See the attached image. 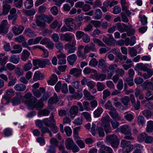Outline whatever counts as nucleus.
<instances>
[{
  "mask_svg": "<svg viewBox=\"0 0 153 153\" xmlns=\"http://www.w3.org/2000/svg\"><path fill=\"white\" fill-rule=\"evenodd\" d=\"M111 118L108 115L102 117L101 119V121L102 123V126L103 127L106 133L110 132L112 130L110 123V122H111Z\"/></svg>",
  "mask_w": 153,
  "mask_h": 153,
  "instance_id": "1",
  "label": "nucleus"
},
{
  "mask_svg": "<svg viewBox=\"0 0 153 153\" xmlns=\"http://www.w3.org/2000/svg\"><path fill=\"white\" fill-rule=\"evenodd\" d=\"M121 132L124 134L125 136L124 138L128 140H132L134 138L131 136V129L130 126L127 125H125L120 127Z\"/></svg>",
  "mask_w": 153,
  "mask_h": 153,
  "instance_id": "2",
  "label": "nucleus"
},
{
  "mask_svg": "<svg viewBox=\"0 0 153 153\" xmlns=\"http://www.w3.org/2000/svg\"><path fill=\"white\" fill-rule=\"evenodd\" d=\"M37 100L36 98L33 97L32 99L27 101L28 105L30 107L36 108L37 109H40L43 108L44 106L43 102L39 100L37 102Z\"/></svg>",
  "mask_w": 153,
  "mask_h": 153,
  "instance_id": "3",
  "label": "nucleus"
},
{
  "mask_svg": "<svg viewBox=\"0 0 153 153\" xmlns=\"http://www.w3.org/2000/svg\"><path fill=\"white\" fill-rule=\"evenodd\" d=\"M120 49L122 53L125 55H123L122 54L118 51L116 48L113 49L112 52L114 53H115L117 55L119 59L121 60H123L125 61L127 58V49L125 47H122L120 48Z\"/></svg>",
  "mask_w": 153,
  "mask_h": 153,
  "instance_id": "4",
  "label": "nucleus"
},
{
  "mask_svg": "<svg viewBox=\"0 0 153 153\" xmlns=\"http://www.w3.org/2000/svg\"><path fill=\"white\" fill-rule=\"evenodd\" d=\"M121 145L123 147V153H128L133 148V145L131 144L130 141H128L125 140L121 141Z\"/></svg>",
  "mask_w": 153,
  "mask_h": 153,
  "instance_id": "5",
  "label": "nucleus"
},
{
  "mask_svg": "<svg viewBox=\"0 0 153 153\" xmlns=\"http://www.w3.org/2000/svg\"><path fill=\"white\" fill-rule=\"evenodd\" d=\"M106 140L110 143L112 147L117 148L119 143L117 137L114 134L108 136L106 138Z\"/></svg>",
  "mask_w": 153,
  "mask_h": 153,
  "instance_id": "6",
  "label": "nucleus"
},
{
  "mask_svg": "<svg viewBox=\"0 0 153 153\" xmlns=\"http://www.w3.org/2000/svg\"><path fill=\"white\" fill-rule=\"evenodd\" d=\"M64 21L65 24L72 31L76 30V26L75 20L71 18L65 19Z\"/></svg>",
  "mask_w": 153,
  "mask_h": 153,
  "instance_id": "7",
  "label": "nucleus"
},
{
  "mask_svg": "<svg viewBox=\"0 0 153 153\" xmlns=\"http://www.w3.org/2000/svg\"><path fill=\"white\" fill-rule=\"evenodd\" d=\"M50 120H49L48 118H45L43 119L42 121L44 125L48 127H50L52 125L55 124V122L54 119L53 113L52 112L51 114V116L50 117Z\"/></svg>",
  "mask_w": 153,
  "mask_h": 153,
  "instance_id": "8",
  "label": "nucleus"
},
{
  "mask_svg": "<svg viewBox=\"0 0 153 153\" xmlns=\"http://www.w3.org/2000/svg\"><path fill=\"white\" fill-rule=\"evenodd\" d=\"M9 27L7 21L6 20H3L0 25V33L6 34L8 32Z\"/></svg>",
  "mask_w": 153,
  "mask_h": 153,
  "instance_id": "9",
  "label": "nucleus"
},
{
  "mask_svg": "<svg viewBox=\"0 0 153 153\" xmlns=\"http://www.w3.org/2000/svg\"><path fill=\"white\" fill-rule=\"evenodd\" d=\"M16 96L13 97L11 101L13 105L19 104L23 98V96L21 93H16Z\"/></svg>",
  "mask_w": 153,
  "mask_h": 153,
  "instance_id": "10",
  "label": "nucleus"
},
{
  "mask_svg": "<svg viewBox=\"0 0 153 153\" xmlns=\"http://www.w3.org/2000/svg\"><path fill=\"white\" fill-rule=\"evenodd\" d=\"M108 35L109 37L104 36L102 41L108 46H110L112 45L114 40L111 35L108 34Z\"/></svg>",
  "mask_w": 153,
  "mask_h": 153,
  "instance_id": "11",
  "label": "nucleus"
},
{
  "mask_svg": "<svg viewBox=\"0 0 153 153\" xmlns=\"http://www.w3.org/2000/svg\"><path fill=\"white\" fill-rule=\"evenodd\" d=\"M78 112V108L76 105L72 106L69 110L70 116L71 118H74Z\"/></svg>",
  "mask_w": 153,
  "mask_h": 153,
  "instance_id": "12",
  "label": "nucleus"
},
{
  "mask_svg": "<svg viewBox=\"0 0 153 153\" xmlns=\"http://www.w3.org/2000/svg\"><path fill=\"white\" fill-rule=\"evenodd\" d=\"M84 49L85 54L89 53L91 51L95 52L96 50L95 45L92 43L87 45Z\"/></svg>",
  "mask_w": 153,
  "mask_h": 153,
  "instance_id": "13",
  "label": "nucleus"
},
{
  "mask_svg": "<svg viewBox=\"0 0 153 153\" xmlns=\"http://www.w3.org/2000/svg\"><path fill=\"white\" fill-rule=\"evenodd\" d=\"M40 91L36 89L32 90V92L33 95L37 98H39L41 96L42 93L44 94L45 92V89L43 87H40L39 88Z\"/></svg>",
  "mask_w": 153,
  "mask_h": 153,
  "instance_id": "14",
  "label": "nucleus"
},
{
  "mask_svg": "<svg viewBox=\"0 0 153 153\" xmlns=\"http://www.w3.org/2000/svg\"><path fill=\"white\" fill-rule=\"evenodd\" d=\"M81 72L82 70L81 69L74 68L70 70L69 74L71 75H73L76 77H78L81 75Z\"/></svg>",
  "mask_w": 153,
  "mask_h": 153,
  "instance_id": "15",
  "label": "nucleus"
},
{
  "mask_svg": "<svg viewBox=\"0 0 153 153\" xmlns=\"http://www.w3.org/2000/svg\"><path fill=\"white\" fill-rule=\"evenodd\" d=\"M38 18L40 20H43L45 22L50 24L53 20V18L51 16H48L45 15L39 16Z\"/></svg>",
  "mask_w": 153,
  "mask_h": 153,
  "instance_id": "16",
  "label": "nucleus"
},
{
  "mask_svg": "<svg viewBox=\"0 0 153 153\" xmlns=\"http://www.w3.org/2000/svg\"><path fill=\"white\" fill-rule=\"evenodd\" d=\"M77 59V56L75 54H72L68 56L67 60L68 63L70 65H73Z\"/></svg>",
  "mask_w": 153,
  "mask_h": 153,
  "instance_id": "17",
  "label": "nucleus"
},
{
  "mask_svg": "<svg viewBox=\"0 0 153 153\" xmlns=\"http://www.w3.org/2000/svg\"><path fill=\"white\" fill-rule=\"evenodd\" d=\"M84 48V46L82 45H79L78 47V50L76 52V54L77 56L79 57H82L83 59H85L86 58V55H85V53L84 52H84L82 53V49Z\"/></svg>",
  "mask_w": 153,
  "mask_h": 153,
  "instance_id": "18",
  "label": "nucleus"
},
{
  "mask_svg": "<svg viewBox=\"0 0 153 153\" xmlns=\"http://www.w3.org/2000/svg\"><path fill=\"white\" fill-rule=\"evenodd\" d=\"M24 28L22 26H19L18 27L14 26L13 27V33L16 35L21 33L24 30Z\"/></svg>",
  "mask_w": 153,
  "mask_h": 153,
  "instance_id": "19",
  "label": "nucleus"
},
{
  "mask_svg": "<svg viewBox=\"0 0 153 153\" xmlns=\"http://www.w3.org/2000/svg\"><path fill=\"white\" fill-rule=\"evenodd\" d=\"M65 145L68 150L71 149L75 145V143L70 138H68L65 141Z\"/></svg>",
  "mask_w": 153,
  "mask_h": 153,
  "instance_id": "20",
  "label": "nucleus"
},
{
  "mask_svg": "<svg viewBox=\"0 0 153 153\" xmlns=\"http://www.w3.org/2000/svg\"><path fill=\"white\" fill-rule=\"evenodd\" d=\"M109 114L113 118L118 120L120 119V117L119 116L118 113L117 112L116 109L115 108L111 110L109 112Z\"/></svg>",
  "mask_w": 153,
  "mask_h": 153,
  "instance_id": "21",
  "label": "nucleus"
},
{
  "mask_svg": "<svg viewBox=\"0 0 153 153\" xmlns=\"http://www.w3.org/2000/svg\"><path fill=\"white\" fill-rule=\"evenodd\" d=\"M85 99L86 100H92L94 99L95 97L91 95L90 93L86 89L83 91Z\"/></svg>",
  "mask_w": 153,
  "mask_h": 153,
  "instance_id": "22",
  "label": "nucleus"
},
{
  "mask_svg": "<svg viewBox=\"0 0 153 153\" xmlns=\"http://www.w3.org/2000/svg\"><path fill=\"white\" fill-rule=\"evenodd\" d=\"M100 153H112V150L111 148L104 145L101 146Z\"/></svg>",
  "mask_w": 153,
  "mask_h": 153,
  "instance_id": "23",
  "label": "nucleus"
},
{
  "mask_svg": "<svg viewBox=\"0 0 153 153\" xmlns=\"http://www.w3.org/2000/svg\"><path fill=\"white\" fill-rule=\"evenodd\" d=\"M64 48L66 50H68L67 52L69 53H74L76 49V47H72L70 43H68L65 45Z\"/></svg>",
  "mask_w": 153,
  "mask_h": 153,
  "instance_id": "24",
  "label": "nucleus"
},
{
  "mask_svg": "<svg viewBox=\"0 0 153 153\" xmlns=\"http://www.w3.org/2000/svg\"><path fill=\"white\" fill-rule=\"evenodd\" d=\"M60 37L61 40L65 41L66 42L71 41L72 39V36L67 33L62 34Z\"/></svg>",
  "mask_w": 153,
  "mask_h": 153,
  "instance_id": "25",
  "label": "nucleus"
},
{
  "mask_svg": "<svg viewBox=\"0 0 153 153\" xmlns=\"http://www.w3.org/2000/svg\"><path fill=\"white\" fill-rule=\"evenodd\" d=\"M20 59V57L18 55H13L10 57L9 61L14 64H17L19 62Z\"/></svg>",
  "mask_w": 153,
  "mask_h": 153,
  "instance_id": "26",
  "label": "nucleus"
},
{
  "mask_svg": "<svg viewBox=\"0 0 153 153\" xmlns=\"http://www.w3.org/2000/svg\"><path fill=\"white\" fill-rule=\"evenodd\" d=\"M94 74L95 79L97 81L100 80L101 81H103L105 80L107 77L106 74H98L97 72Z\"/></svg>",
  "mask_w": 153,
  "mask_h": 153,
  "instance_id": "27",
  "label": "nucleus"
},
{
  "mask_svg": "<svg viewBox=\"0 0 153 153\" xmlns=\"http://www.w3.org/2000/svg\"><path fill=\"white\" fill-rule=\"evenodd\" d=\"M50 63V60L48 59H44L42 60H40L39 67L41 68H44L45 67L46 65H49Z\"/></svg>",
  "mask_w": 153,
  "mask_h": 153,
  "instance_id": "28",
  "label": "nucleus"
},
{
  "mask_svg": "<svg viewBox=\"0 0 153 153\" xmlns=\"http://www.w3.org/2000/svg\"><path fill=\"white\" fill-rule=\"evenodd\" d=\"M14 88L15 90L19 91H23L26 88L25 85L21 84H18L16 85Z\"/></svg>",
  "mask_w": 153,
  "mask_h": 153,
  "instance_id": "29",
  "label": "nucleus"
},
{
  "mask_svg": "<svg viewBox=\"0 0 153 153\" xmlns=\"http://www.w3.org/2000/svg\"><path fill=\"white\" fill-rule=\"evenodd\" d=\"M147 66L142 63L137 64L135 66L134 69L137 71L142 70L144 71L146 70Z\"/></svg>",
  "mask_w": 153,
  "mask_h": 153,
  "instance_id": "30",
  "label": "nucleus"
},
{
  "mask_svg": "<svg viewBox=\"0 0 153 153\" xmlns=\"http://www.w3.org/2000/svg\"><path fill=\"white\" fill-rule=\"evenodd\" d=\"M14 50L10 52L12 53H20L22 50V46L20 45H15L13 46Z\"/></svg>",
  "mask_w": 153,
  "mask_h": 153,
  "instance_id": "31",
  "label": "nucleus"
},
{
  "mask_svg": "<svg viewBox=\"0 0 153 153\" xmlns=\"http://www.w3.org/2000/svg\"><path fill=\"white\" fill-rule=\"evenodd\" d=\"M57 76L54 74H53L50 80L48 81V83L49 85H54L57 81Z\"/></svg>",
  "mask_w": 153,
  "mask_h": 153,
  "instance_id": "32",
  "label": "nucleus"
},
{
  "mask_svg": "<svg viewBox=\"0 0 153 153\" xmlns=\"http://www.w3.org/2000/svg\"><path fill=\"white\" fill-rule=\"evenodd\" d=\"M43 79V76L39 71L36 72L34 74L33 79L34 81L42 80Z\"/></svg>",
  "mask_w": 153,
  "mask_h": 153,
  "instance_id": "33",
  "label": "nucleus"
},
{
  "mask_svg": "<svg viewBox=\"0 0 153 153\" xmlns=\"http://www.w3.org/2000/svg\"><path fill=\"white\" fill-rule=\"evenodd\" d=\"M25 32L26 35L30 37H34L36 36L35 32L30 28L25 30Z\"/></svg>",
  "mask_w": 153,
  "mask_h": 153,
  "instance_id": "34",
  "label": "nucleus"
},
{
  "mask_svg": "<svg viewBox=\"0 0 153 153\" xmlns=\"http://www.w3.org/2000/svg\"><path fill=\"white\" fill-rule=\"evenodd\" d=\"M30 55V53L27 51L25 50L22 52L21 56V59L24 61H26Z\"/></svg>",
  "mask_w": 153,
  "mask_h": 153,
  "instance_id": "35",
  "label": "nucleus"
},
{
  "mask_svg": "<svg viewBox=\"0 0 153 153\" xmlns=\"http://www.w3.org/2000/svg\"><path fill=\"white\" fill-rule=\"evenodd\" d=\"M22 11L23 13L28 16L33 15H34L36 13L35 10L33 9L29 10L23 9Z\"/></svg>",
  "mask_w": 153,
  "mask_h": 153,
  "instance_id": "36",
  "label": "nucleus"
},
{
  "mask_svg": "<svg viewBox=\"0 0 153 153\" xmlns=\"http://www.w3.org/2000/svg\"><path fill=\"white\" fill-rule=\"evenodd\" d=\"M137 122L139 125L143 126L146 123L144 117L142 115H139L137 117Z\"/></svg>",
  "mask_w": 153,
  "mask_h": 153,
  "instance_id": "37",
  "label": "nucleus"
},
{
  "mask_svg": "<svg viewBox=\"0 0 153 153\" xmlns=\"http://www.w3.org/2000/svg\"><path fill=\"white\" fill-rule=\"evenodd\" d=\"M144 89H152L153 88V83L146 80L144 82Z\"/></svg>",
  "mask_w": 153,
  "mask_h": 153,
  "instance_id": "38",
  "label": "nucleus"
},
{
  "mask_svg": "<svg viewBox=\"0 0 153 153\" xmlns=\"http://www.w3.org/2000/svg\"><path fill=\"white\" fill-rule=\"evenodd\" d=\"M147 134L145 133L140 134L137 136V138L138 141L140 142L144 141Z\"/></svg>",
  "mask_w": 153,
  "mask_h": 153,
  "instance_id": "39",
  "label": "nucleus"
},
{
  "mask_svg": "<svg viewBox=\"0 0 153 153\" xmlns=\"http://www.w3.org/2000/svg\"><path fill=\"white\" fill-rule=\"evenodd\" d=\"M146 131L148 132H152L153 131V121L151 120L147 122Z\"/></svg>",
  "mask_w": 153,
  "mask_h": 153,
  "instance_id": "40",
  "label": "nucleus"
},
{
  "mask_svg": "<svg viewBox=\"0 0 153 153\" xmlns=\"http://www.w3.org/2000/svg\"><path fill=\"white\" fill-rule=\"evenodd\" d=\"M13 94V90L11 89H9L6 91V94L4 96V98L7 101V103L9 102L10 100V97L9 96Z\"/></svg>",
  "mask_w": 153,
  "mask_h": 153,
  "instance_id": "41",
  "label": "nucleus"
},
{
  "mask_svg": "<svg viewBox=\"0 0 153 153\" xmlns=\"http://www.w3.org/2000/svg\"><path fill=\"white\" fill-rule=\"evenodd\" d=\"M10 9V6L8 4H5L3 6V12L2 13V15H6L7 14L9 11Z\"/></svg>",
  "mask_w": 153,
  "mask_h": 153,
  "instance_id": "42",
  "label": "nucleus"
},
{
  "mask_svg": "<svg viewBox=\"0 0 153 153\" xmlns=\"http://www.w3.org/2000/svg\"><path fill=\"white\" fill-rule=\"evenodd\" d=\"M32 65L30 60H28L27 63L25 64L23 67V70L25 71H27L31 69Z\"/></svg>",
  "mask_w": 153,
  "mask_h": 153,
  "instance_id": "43",
  "label": "nucleus"
},
{
  "mask_svg": "<svg viewBox=\"0 0 153 153\" xmlns=\"http://www.w3.org/2000/svg\"><path fill=\"white\" fill-rule=\"evenodd\" d=\"M103 111V109L101 108H98L94 112V116L95 117H98L100 116Z\"/></svg>",
  "mask_w": 153,
  "mask_h": 153,
  "instance_id": "44",
  "label": "nucleus"
},
{
  "mask_svg": "<svg viewBox=\"0 0 153 153\" xmlns=\"http://www.w3.org/2000/svg\"><path fill=\"white\" fill-rule=\"evenodd\" d=\"M33 5V0H27L24 3L25 7L26 9H30L32 7Z\"/></svg>",
  "mask_w": 153,
  "mask_h": 153,
  "instance_id": "45",
  "label": "nucleus"
},
{
  "mask_svg": "<svg viewBox=\"0 0 153 153\" xmlns=\"http://www.w3.org/2000/svg\"><path fill=\"white\" fill-rule=\"evenodd\" d=\"M41 128V132L42 133V134L41 135L42 136H44L43 134L44 133H48L49 134V135L51 137H52V134L51 133V132L48 128H47L45 126H44V127L42 126Z\"/></svg>",
  "mask_w": 153,
  "mask_h": 153,
  "instance_id": "46",
  "label": "nucleus"
},
{
  "mask_svg": "<svg viewBox=\"0 0 153 153\" xmlns=\"http://www.w3.org/2000/svg\"><path fill=\"white\" fill-rule=\"evenodd\" d=\"M102 13L100 9H97L96 10L94 16L96 19H100L102 17Z\"/></svg>",
  "mask_w": 153,
  "mask_h": 153,
  "instance_id": "47",
  "label": "nucleus"
},
{
  "mask_svg": "<svg viewBox=\"0 0 153 153\" xmlns=\"http://www.w3.org/2000/svg\"><path fill=\"white\" fill-rule=\"evenodd\" d=\"M128 51L129 54L131 57L135 56L137 54V51L134 47L129 48Z\"/></svg>",
  "mask_w": 153,
  "mask_h": 153,
  "instance_id": "48",
  "label": "nucleus"
},
{
  "mask_svg": "<svg viewBox=\"0 0 153 153\" xmlns=\"http://www.w3.org/2000/svg\"><path fill=\"white\" fill-rule=\"evenodd\" d=\"M59 101V99L56 93H55L53 97L51 98L49 102L51 103H56Z\"/></svg>",
  "mask_w": 153,
  "mask_h": 153,
  "instance_id": "49",
  "label": "nucleus"
},
{
  "mask_svg": "<svg viewBox=\"0 0 153 153\" xmlns=\"http://www.w3.org/2000/svg\"><path fill=\"white\" fill-rule=\"evenodd\" d=\"M106 63L105 60L102 59L99 60L98 67L101 68H106Z\"/></svg>",
  "mask_w": 153,
  "mask_h": 153,
  "instance_id": "50",
  "label": "nucleus"
},
{
  "mask_svg": "<svg viewBox=\"0 0 153 153\" xmlns=\"http://www.w3.org/2000/svg\"><path fill=\"white\" fill-rule=\"evenodd\" d=\"M23 70L19 67H17L14 70V71L16 75L19 76H20L24 75V72Z\"/></svg>",
  "mask_w": 153,
  "mask_h": 153,
  "instance_id": "51",
  "label": "nucleus"
},
{
  "mask_svg": "<svg viewBox=\"0 0 153 153\" xmlns=\"http://www.w3.org/2000/svg\"><path fill=\"white\" fill-rule=\"evenodd\" d=\"M105 85L102 82H98L97 84V87L98 91H102L105 88Z\"/></svg>",
  "mask_w": 153,
  "mask_h": 153,
  "instance_id": "52",
  "label": "nucleus"
},
{
  "mask_svg": "<svg viewBox=\"0 0 153 153\" xmlns=\"http://www.w3.org/2000/svg\"><path fill=\"white\" fill-rule=\"evenodd\" d=\"M121 101L124 105L127 106L128 105V103L130 101V98L128 96H125L121 98Z\"/></svg>",
  "mask_w": 153,
  "mask_h": 153,
  "instance_id": "53",
  "label": "nucleus"
},
{
  "mask_svg": "<svg viewBox=\"0 0 153 153\" xmlns=\"http://www.w3.org/2000/svg\"><path fill=\"white\" fill-rule=\"evenodd\" d=\"M83 72L85 74H88L91 73L95 74L96 73L97 71L96 70L86 67L83 70Z\"/></svg>",
  "mask_w": 153,
  "mask_h": 153,
  "instance_id": "54",
  "label": "nucleus"
},
{
  "mask_svg": "<svg viewBox=\"0 0 153 153\" xmlns=\"http://www.w3.org/2000/svg\"><path fill=\"white\" fill-rule=\"evenodd\" d=\"M142 114L147 118H150L152 117V113L151 111L148 110H145L142 112Z\"/></svg>",
  "mask_w": 153,
  "mask_h": 153,
  "instance_id": "55",
  "label": "nucleus"
},
{
  "mask_svg": "<svg viewBox=\"0 0 153 153\" xmlns=\"http://www.w3.org/2000/svg\"><path fill=\"white\" fill-rule=\"evenodd\" d=\"M93 41L95 43L97 44L98 45L101 47H105V45L100 40L94 38Z\"/></svg>",
  "mask_w": 153,
  "mask_h": 153,
  "instance_id": "56",
  "label": "nucleus"
},
{
  "mask_svg": "<svg viewBox=\"0 0 153 153\" xmlns=\"http://www.w3.org/2000/svg\"><path fill=\"white\" fill-rule=\"evenodd\" d=\"M127 112L125 113L126 114L124 116L125 118L127 121L131 122L134 119V116L131 114H127Z\"/></svg>",
  "mask_w": 153,
  "mask_h": 153,
  "instance_id": "57",
  "label": "nucleus"
},
{
  "mask_svg": "<svg viewBox=\"0 0 153 153\" xmlns=\"http://www.w3.org/2000/svg\"><path fill=\"white\" fill-rule=\"evenodd\" d=\"M90 23L92 24L96 28L100 27L101 25V22L99 21L92 20L90 22Z\"/></svg>",
  "mask_w": 153,
  "mask_h": 153,
  "instance_id": "58",
  "label": "nucleus"
},
{
  "mask_svg": "<svg viewBox=\"0 0 153 153\" xmlns=\"http://www.w3.org/2000/svg\"><path fill=\"white\" fill-rule=\"evenodd\" d=\"M126 81L129 86H132L134 84L133 77L129 76L126 79Z\"/></svg>",
  "mask_w": 153,
  "mask_h": 153,
  "instance_id": "59",
  "label": "nucleus"
},
{
  "mask_svg": "<svg viewBox=\"0 0 153 153\" xmlns=\"http://www.w3.org/2000/svg\"><path fill=\"white\" fill-rule=\"evenodd\" d=\"M104 106L106 109H109L110 110L114 108L112 106L111 102L109 100L108 101Z\"/></svg>",
  "mask_w": 153,
  "mask_h": 153,
  "instance_id": "60",
  "label": "nucleus"
},
{
  "mask_svg": "<svg viewBox=\"0 0 153 153\" xmlns=\"http://www.w3.org/2000/svg\"><path fill=\"white\" fill-rule=\"evenodd\" d=\"M50 113V111L46 109H44L39 112V114L41 115L47 116Z\"/></svg>",
  "mask_w": 153,
  "mask_h": 153,
  "instance_id": "61",
  "label": "nucleus"
},
{
  "mask_svg": "<svg viewBox=\"0 0 153 153\" xmlns=\"http://www.w3.org/2000/svg\"><path fill=\"white\" fill-rule=\"evenodd\" d=\"M3 132L4 135L5 136H9L12 134V130L10 128L5 129L3 131Z\"/></svg>",
  "mask_w": 153,
  "mask_h": 153,
  "instance_id": "62",
  "label": "nucleus"
},
{
  "mask_svg": "<svg viewBox=\"0 0 153 153\" xmlns=\"http://www.w3.org/2000/svg\"><path fill=\"white\" fill-rule=\"evenodd\" d=\"M97 126L94 123H92V126L91 128V132L92 134L95 136L96 133L97 131Z\"/></svg>",
  "mask_w": 153,
  "mask_h": 153,
  "instance_id": "63",
  "label": "nucleus"
},
{
  "mask_svg": "<svg viewBox=\"0 0 153 153\" xmlns=\"http://www.w3.org/2000/svg\"><path fill=\"white\" fill-rule=\"evenodd\" d=\"M82 119L81 117H79L75 119L73 123L77 125H80L82 124Z\"/></svg>",
  "mask_w": 153,
  "mask_h": 153,
  "instance_id": "64",
  "label": "nucleus"
}]
</instances>
